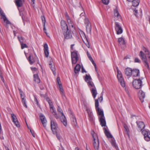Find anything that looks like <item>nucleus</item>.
<instances>
[{"mask_svg":"<svg viewBox=\"0 0 150 150\" xmlns=\"http://www.w3.org/2000/svg\"><path fill=\"white\" fill-rule=\"evenodd\" d=\"M100 124L102 127H105L106 126V122L104 116L103 117H98Z\"/></svg>","mask_w":150,"mask_h":150,"instance_id":"21","label":"nucleus"},{"mask_svg":"<svg viewBox=\"0 0 150 150\" xmlns=\"http://www.w3.org/2000/svg\"><path fill=\"white\" fill-rule=\"evenodd\" d=\"M114 14L115 16L118 18V19L122 20V18L121 16L120 15L119 13L117 10H114Z\"/></svg>","mask_w":150,"mask_h":150,"instance_id":"31","label":"nucleus"},{"mask_svg":"<svg viewBox=\"0 0 150 150\" xmlns=\"http://www.w3.org/2000/svg\"><path fill=\"white\" fill-rule=\"evenodd\" d=\"M41 18L43 25L45 24L46 20L45 16H41Z\"/></svg>","mask_w":150,"mask_h":150,"instance_id":"46","label":"nucleus"},{"mask_svg":"<svg viewBox=\"0 0 150 150\" xmlns=\"http://www.w3.org/2000/svg\"><path fill=\"white\" fill-rule=\"evenodd\" d=\"M124 127L125 129V131L126 132L127 134H129V129L128 128V126L126 125H124Z\"/></svg>","mask_w":150,"mask_h":150,"instance_id":"44","label":"nucleus"},{"mask_svg":"<svg viewBox=\"0 0 150 150\" xmlns=\"http://www.w3.org/2000/svg\"><path fill=\"white\" fill-rule=\"evenodd\" d=\"M81 70H82V72L83 73L84 72H85V73L86 72V70L84 69V68L83 67H82V69H81Z\"/></svg>","mask_w":150,"mask_h":150,"instance_id":"58","label":"nucleus"},{"mask_svg":"<svg viewBox=\"0 0 150 150\" xmlns=\"http://www.w3.org/2000/svg\"><path fill=\"white\" fill-rule=\"evenodd\" d=\"M50 67L54 75H55L56 72H55V67L54 64H52V63L49 64Z\"/></svg>","mask_w":150,"mask_h":150,"instance_id":"36","label":"nucleus"},{"mask_svg":"<svg viewBox=\"0 0 150 150\" xmlns=\"http://www.w3.org/2000/svg\"><path fill=\"white\" fill-rule=\"evenodd\" d=\"M138 94L139 99L142 103L144 101V99L145 98V93L142 90H141L139 91Z\"/></svg>","mask_w":150,"mask_h":150,"instance_id":"17","label":"nucleus"},{"mask_svg":"<svg viewBox=\"0 0 150 150\" xmlns=\"http://www.w3.org/2000/svg\"><path fill=\"white\" fill-rule=\"evenodd\" d=\"M15 3L18 7L21 6L23 4L22 0H16Z\"/></svg>","mask_w":150,"mask_h":150,"instance_id":"33","label":"nucleus"},{"mask_svg":"<svg viewBox=\"0 0 150 150\" xmlns=\"http://www.w3.org/2000/svg\"><path fill=\"white\" fill-rule=\"evenodd\" d=\"M0 16H1V18L3 19V20L6 18L2 10H0Z\"/></svg>","mask_w":150,"mask_h":150,"instance_id":"38","label":"nucleus"},{"mask_svg":"<svg viewBox=\"0 0 150 150\" xmlns=\"http://www.w3.org/2000/svg\"><path fill=\"white\" fill-rule=\"evenodd\" d=\"M132 69L131 68L127 67L125 70V74L126 76L130 77L132 75Z\"/></svg>","mask_w":150,"mask_h":150,"instance_id":"20","label":"nucleus"},{"mask_svg":"<svg viewBox=\"0 0 150 150\" xmlns=\"http://www.w3.org/2000/svg\"><path fill=\"white\" fill-rule=\"evenodd\" d=\"M18 89L19 91V93L20 94L21 93H23V92L21 89H20L19 88H18Z\"/></svg>","mask_w":150,"mask_h":150,"instance_id":"61","label":"nucleus"},{"mask_svg":"<svg viewBox=\"0 0 150 150\" xmlns=\"http://www.w3.org/2000/svg\"><path fill=\"white\" fill-rule=\"evenodd\" d=\"M86 110L87 111V113H88V119L89 120L91 121H93V117L92 113L91 111L88 109H87Z\"/></svg>","mask_w":150,"mask_h":150,"instance_id":"23","label":"nucleus"},{"mask_svg":"<svg viewBox=\"0 0 150 150\" xmlns=\"http://www.w3.org/2000/svg\"><path fill=\"white\" fill-rule=\"evenodd\" d=\"M84 15H85V13L84 12L82 13L80 15V16L81 17L82 16H83Z\"/></svg>","mask_w":150,"mask_h":150,"instance_id":"63","label":"nucleus"},{"mask_svg":"<svg viewBox=\"0 0 150 150\" xmlns=\"http://www.w3.org/2000/svg\"><path fill=\"white\" fill-rule=\"evenodd\" d=\"M114 21H115V29L117 35H120L122 34L123 31L122 28L120 24L116 21V19H115Z\"/></svg>","mask_w":150,"mask_h":150,"instance_id":"4","label":"nucleus"},{"mask_svg":"<svg viewBox=\"0 0 150 150\" xmlns=\"http://www.w3.org/2000/svg\"><path fill=\"white\" fill-rule=\"evenodd\" d=\"M143 50L145 52L146 54H148L149 55L150 54V53L149 52L148 50L146 48L144 47L143 49Z\"/></svg>","mask_w":150,"mask_h":150,"instance_id":"49","label":"nucleus"},{"mask_svg":"<svg viewBox=\"0 0 150 150\" xmlns=\"http://www.w3.org/2000/svg\"><path fill=\"white\" fill-rule=\"evenodd\" d=\"M140 56L141 59H142L143 61V62L145 67H146L148 70L150 68L149 66V64L147 61V60L146 59V57L145 54L142 51L140 52Z\"/></svg>","mask_w":150,"mask_h":150,"instance_id":"8","label":"nucleus"},{"mask_svg":"<svg viewBox=\"0 0 150 150\" xmlns=\"http://www.w3.org/2000/svg\"><path fill=\"white\" fill-rule=\"evenodd\" d=\"M99 102L98 99L95 100V108L98 117H103L104 116L103 110L99 107Z\"/></svg>","mask_w":150,"mask_h":150,"instance_id":"2","label":"nucleus"},{"mask_svg":"<svg viewBox=\"0 0 150 150\" xmlns=\"http://www.w3.org/2000/svg\"><path fill=\"white\" fill-rule=\"evenodd\" d=\"M93 134L92 133L93 137V144L95 150H99V142L98 136L96 133L93 132Z\"/></svg>","mask_w":150,"mask_h":150,"instance_id":"1","label":"nucleus"},{"mask_svg":"<svg viewBox=\"0 0 150 150\" xmlns=\"http://www.w3.org/2000/svg\"><path fill=\"white\" fill-rule=\"evenodd\" d=\"M118 41L120 45H124L125 44L124 40L122 37L118 38Z\"/></svg>","mask_w":150,"mask_h":150,"instance_id":"35","label":"nucleus"},{"mask_svg":"<svg viewBox=\"0 0 150 150\" xmlns=\"http://www.w3.org/2000/svg\"><path fill=\"white\" fill-rule=\"evenodd\" d=\"M142 133L145 141L147 142L150 141V131L149 130L146 129V130H144L142 131Z\"/></svg>","mask_w":150,"mask_h":150,"instance_id":"11","label":"nucleus"},{"mask_svg":"<svg viewBox=\"0 0 150 150\" xmlns=\"http://www.w3.org/2000/svg\"><path fill=\"white\" fill-rule=\"evenodd\" d=\"M90 90L93 98H95L97 94V92L96 87L92 88L90 89Z\"/></svg>","mask_w":150,"mask_h":150,"instance_id":"26","label":"nucleus"},{"mask_svg":"<svg viewBox=\"0 0 150 150\" xmlns=\"http://www.w3.org/2000/svg\"><path fill=\"white\" fill-rule=\"evenodd\" d=\"M134 14L137 17L138 16H142V10H134Z\"/></svg>","mask_w":150,"mask_h":150,"instance_id":"28","label":"nucleus"},{"mask_svg":"<svg viewBox=\"0 0 150 150\" xmlns=\"http://www.w3.org/2000/svg\"><path fill=\"white\" fill-rule=\"evenodd\" d=\"M136 123L137 125L138 130L141 132L142 133V131L146 130L145 129V125L143 122L138 121L136 122Z\"/></svg>","mask_w":150,"mask_h":150,"instance_id":"12","label":"nucleus"},{"mask_svg":"<svg viewBox=\"0 0 150 150\" xmlns=\"http://www.w3.org/2000/svg\"><path fill=\"white\" fill-rule=\"evenodd\" d=\"M85 24L86 25V29L87 33H91V25L87 18H86L85 19Z\"/></svg>","mask_w":150,"mask_h":150,"instance_id":"13","label":"nucleus"},{"mask_svg":"<svg viewBox=\"0 0 150 150\" xmlns=\"http://www.w3.org/2000/svg\"><path fill=\"white\" fill-rule=\"evenodd\" d=\"M132 2V6L135 7L139 5L140 1L139 0H133Z\"/></svg>","mask_w":150,"mask_h":150,"instance_id":"34","label":"nucleus"},{"mask_svg":"<svg viewBox=\"0 0 150 150\" xmlns=\"http://www.w3.org/2000/svg\"><path fill=\"white\" fill-rule=\"evenodd\" d=\"M60 93L61 94V95L62 96L64 95V93L63 88H62L60 89Z\"/></svg>","mask_w":150,"mask_h":150,"instance_id":"53","label":"nucleus"},{"mask_svg":"<svg viewBox=\"0 0 150 150\" xmlns=\"http://www.w3.org/2000/svg\"><path fill=\"white\" fill-rule=\"evenodd\" d=\"M50 108L51 112L54 116L57 119H58L59 117V116L57 115V112L54 107V106H52V107H50Z\"/></svg>","mask_w":150,"mask_h":150,"instance_id":"22","label":"nucleus"},{"mask_svg":"<svg viewBox=\"0 0 150 150\" xmlns=\"http://www.w3.org/2000/svg\"><path fill=\"white\" fill-rule=\"evenodd\" d=\"M84 35L85 36V35L84 34ZM85 38H86V40L87 41V43H85L86 46L88 47V48H89V42H88V39H87V38H86V37L85 36Z\"/></svg>","mask_w":150,"mask_h":150,"instance_id":"51","label":"nucleus"},{"mask_svg":"<svg viewBox=\"0 0 150 150\" xmlns=\"http://www.w3.org/2000/svg\"><path fill=\"white\" fill-rule=\"evenodd\" d=\"M59 85V87L60 88V89L62 88H63V87H62V85L61 84H58Z\"/></svg>","mask_w":150,"mask_h":150,"instance_id":"62","label":"nucleus"},{"mask_svg":"<svg viewBox=\"0 0 150 150\" xmlns=\"http://www.w3.org/2000/svg\"><path fill=\"white\" fill-rule=\"evenodd\" d=\"M132 75L134 77H137L139 76V71L137 69H134L132 71Z\"/></svg>","mask_w":150,"mask_h":150,"instance_id":"27","label":"nucleus"},{"mask_svg":"<svg viewBox=\"0 0 150 150\" xmlns=\"http://www.w3.org/2000/svg\"><path fill=\"white\" fill-rule=\"evenodd\" d=\"M102 2L105 4L107 5L109 3L110 0H101Z\"/></svg>","mask_w":150,"mask_h":150,"instance_id":"50","label":"nucleus"},{"mask_svg":"<svg viewBox=\"0 0 150 150\" xmlns=\"http://www.w3.org/2000/svg\"><path fill=\"white\" fill-rule=\"evenodd\" d=\"M126 91L127 93L128 94L129 96L130 94H129V93L128 90L126 89Z\"/></svg>","mask_w":150,"mask_h":150,"instance_id":"64","label":"nucleus"},{"mask_svg":"<svg viewBox=\"0 0 150 150\" xmlns=\"http://www.w3.org/2000/svg\"><path fill=\"white\" fill-rule=\"evenodd\" d=\"M89 59L91 61L92 63L93 64L94 66L95 67V68L96 69V64L94 62V60H93L92 58L91 57V55L89 57H88Z\"/></svg>","mask_w":150,"mask_h":150,"instance_id":"41","label":"nucleus"},{"mask_svg":"<svg viewBox=\"0 0 150 150\" xmlns=\"http://www.w3.org/2000/svg\"><path fill=\"white\" fill-rule=\"evenodd\" d=\"M40 117L41 122L44 127H46V123L47 121L45 116L42 114L40 113Z\"/></svg>","mask_w":150,"mask_h":150,"instance_id":"19","label":"nucleus"},{"mask_svg":"<svg viewBox=\"0 0 150 150\" xmlns=\"http://www.w3.org/2000/svg\"><path fill=\"white\" fill-rule=\"evenodd\" d=\"M65 16L66 17L67 19L70 18L69 16L68 15V14L67 12L65 13Z\"/></svg>","mask_w":150,"mask_h":150,"instance_id":"59","label":"nucleus"},{"mask_svg":"<svg viewBox=\"0 0 150 150\" xmlns=\"http://www.w3.org/2000/svg\"><path fill=\"white\" fill-rule=\"evenodd\" d=\"M3 134L1 123L0 122V135Z\"/></svg>","mask_w":150,"mask_h":150,"instance_id":"55","label":"nucleus"},{"mask_svg":"<svg viewBox=\"0 0 150 150\" xmlns=\"http://www.w3.org/2000/svg\"><path fill=\"white\" fill-rule=\"evenodd\" d=\"M54 134L56 135L57 137V139L59 140H60L61 139V137L60 135H59L57 134V133H55Z\"/></svg>","mask_w":150,"mask_h":150,"instance_id":"52","label":"nucleus"},{"mask_svg":"<svg viewBox=\"0 0 150 150\" xmlns=\"http://www.w3.org/2000/svg\"><path fill=\"white\" fill-rule=\"evenodd\" d=\"M46 100H47V101L48 102L49 104L50 107H52V106H53V103H52V102L50 100L49 98H46Z\"/></svg>","mask_w":150,"mask_h":150,"instance_id":"43","label":"nucleus"},{"mask_svg":"<svg viewBox=\"0 0 150 150\" xmlns=\"http://www.w3.org/2000/svg\"><path fill=\"white\" fill-rule=\"evenodd\" d=\"M81 66L79 64H77L74 69V72L76 74L78 73L80 70Z\"/></svg>","mask_w":150,"mask_h":150,"instance_id":"32","label":"nucleus"},{"mask_svg":"<svg viewBox=\"0 0 150 150\" xmlns=\"http://www.w3.org/2000/svg\"><path fill=\"white\" fill-rule=\"evenodd\" d=\"M3 20H4V22L5 23H6V24H11V22H10L8 20L7 18H5V19H4Z\"/></svg>","mask_w":150,"mask_h":150,"instance_id":"48","label":"nucleus"},{"mask_svg":"<svg viewBox=\"0 0 150 150\" xmlns=\"http://www.w3.org/2000/svg\"><path fill=\"white\" fill-rule=\"evenodd\" d=\"M135 62L140 63L141 62L140 60L138 58H136L134 60Z\"/></svg>","mask_w":150,"mask_h":150,"instance_id":"54","label":"nucleus"},{"mask_svg":"<svg viewBox=\"0 0 150 150\" xmlns=\"http://www.w3.org/2000/svg\"><path fill=\"white\" fill-rule=\"evenodd\" d=\"M18 38L21 43H23V42L24 39L21 36H18Z\"/></svg>","mask_w":150,"mask_h":150,"instance_id":"45","label":"nucleus"},{"mask_svg":"<svg viewBox=\"0 0 150 150\" xmlns=\"http://www.w3.org/2000/svg\"><path fill=\"white\" fill-rule=\"evenodd\" d=\"M44 47V52L45 55L46 57H48L49 52L48 51V45L47 43L45 44Z\"/></svg>","mask_w":150,"mask_h":150,"instance_id":"24","label":"nucleus"},{"mask_svg":"<svg viewBox=\"0 0 150 150\" xmlns=\"http://www.w3.org/2000/svg\"><path fill=\"white\" fill-rule=\"evenodd\" d=\"M50 126L53 134L56 133L58 127L56 121L53 120H51Z\"/></svg>","mask_w":150,"mask_h":150,"instance_id":"10","label":"nucleus"},{"mask_svg":"<svg viewBox=\"0 0 150 150\" xmlns=\"http://www.w3.org/2000/svg\"><path fill=\"white\" fill-rule=\"evenodd\" d=\"M111 143L112 146H114L116 149L118 148V147L116 144L115 141L114 139H112L111 141Z\"/></svg>","mask_w":150,"mask_h":150,"instance_id":"39","label":"nucleus"},{"mask_svg":"<svg viewBox=\"0 0 150 150\" xmlns=\"http://www.w3.org/2000/svg\"><path fill=\"white\" fill-rule=\"evenodd\" d=\"M98 99L99 100L100 102H101L103 100V95H101L100 96V97L98 99Z\"/></svg>","mask_w":150,"mask_h":150,"instance_id":"56","label":"nucleus"},{"mask_svg":"<svg viewBox=\"0 0 150 150\" xmlns=\"http://www.w3.org/2000/svg\"><path fill=\"white\" fill-rule=\"evenodd\" d=\"M19 11L20 15L21 16L23 21L24 22L26 21L27 18V13L25 10H19Z\"/></svg>","mask_w":150,"mask_h":150,"instance_id":"18","label":"nucleus"},{"mask_svg":"<svg viewBox=\"0 0 150 150\" xmlns=\"http://www.w3.org/2000/svg\"><path fill=\"white\" fill-rule=\"evenodd\" d=\"M133 86L136 89H139L142 86V81L140 79H134L133 82Z\"/></svg>","mask_w":150,"mask_h":150,"instance_id":"7","label":"nucleus"},{"mask_svg":"<svg viewBox=\"0 0 150 150\" xmlns=\"http://www.w3.org/2000/svg\"><path fill=\"white\" fill-rule=\"evenodd\" d=\"M72 124L73 125H75L76 124V118L74 116H73L72 118Z\"/></svg>","mask_w":150,"mask_h":150,"instance_id":"42","label":"nucleus"},{"mask_svg":"<svg viewBox=\"0 0 150 150\" xmlns=\"http://www.w3.org/2000/svg\"><path fill=\"white\" fill-rule=\"evenodd\" d=\"M21 100L22 102L23 103L24 106L26 108H27V106L26 104V101L25 99V95L23 93H21L20 94Z\"/></svg>","mask_w":150,"mask_h":150,"instance_id":"25","label":"nucleus"},{"mask_svg":"<svg viewBox=\"0 0 150 150\" xmlns=\"http://www.w3.org/2000/svg\"><path fill=\"white\" fill-rule=\"evenodd\" d=\"M85 80V81L87 83L89 87H95L94 83L91 81V78L90 76L86 74Z\"/></svg>","mask_w":150,"mask_h":150,"instance_id":"14","label":"nucleus"},{"mask_svg":"<svg viewBox=\"0 0 150 150\" xmlns=\"http://www.w3.org/2000/svg\"><path fill=\"white\" fill-rule=\"evenodd\" d=\"M64 37V39H70L72 38L73 33L69 29L62 31Z\"/></svg>","mask_w":150,"mask_h":150,"instance_id":"6","label":"nucleus"},{"mask_svg":"<svg viewBox=\"0 0 150 150\" xmlns=\"http://www.w3.org/2000/svg\"><path fill=\"white\" fill-rule=\"evenodd\" d=\"M11 115L12 121L16 126L18 127H19L20 125L18 120L16 116L13 113L11 114Z\"/></svg>","mask_w":150,"mask_h":150,"instance_id":"15","label":"nucleus"},{"mask_svg":"<svg viewBox=\"0 0 150 150\" xmlns=\"http://www.w3.org/2000/svg\"><path fill=\"white\" fill-rule=\"evenodd\" d=\"M116 69L117 73V77L120 83L121 86L123 87H125V84L123 78L122 76L121 72L119 70L117 67H116Z\"/></svg>","mask_w":150,"mask_h":150,"instance_id":"3","label":"nucleus"},{"mask_svg":"<svg viewBox=\"0 0 150 150\" xmlns=\"http://www.w3.org/2000/svg\"><path fill=\"white\" fill-rule=\"evenodd\" d=\"M28 60L31 64L34 63L35 62L33 57L30 55L29 57Z\"/></svg>","mask_w":150,"mask_h":150,"instance_id":"37","label":"nucleus"},{"mask_svg":"<svg viewBox=\"0 0 150 150\" xmlns=\"http://www.w3.org/2000/svg\"><path fill=\"white\" fill-rule=\"evenodd\" d=\"M71 58L72 62L73 64H75L79 60L78 52L74 51L71 52Z\"/></svg>","mask_w":150,"mask_h":150,"instance_id":"9","label":"nucleus"},{"mask_svg":"<svg viewBox=\"0 0 150 150\" xmlns=\"http://www.w3.org/2000/svg\"><path fill=\"white\" fill-rule=\"evenodd\" d=\"M33 78L34 81L37 83H39L40 82V79L39 77L38 74H34L33 75Z\"/></svg>","mask_w":150,"mask_h":150,"instance_id":"30","label":"nucleus"},{"mask_svg":"<svg viewBox=\"0 0 150 150\" xmlns=\"http://www.w3.org/2000/svg\"><path fill=\"white\" fill-rule=\"evenodd\" d=\"M43 30L44 31V32L46 33V28H45V24H43Z\"/></svg>","mask_w":150,"mask_h":150,"instance_id":"57","label":"nucleus"},{"mask_svg":"<svg viewBox=\"0 0 150 150\" xmlns=\"http://www.w3.org/2000/svg\"><path fill=\"white\" fill-rule=\"evenodd\" d=\"M61 25L62 31H64L70 28H69L66 22L64 20H62L61 22Z\"/></svg>","mask_w":150,"mask_h":150,"instance_id":"16","label":"nucleus"},{"mask_svg":"<svg viewBox=\"0 0 150 150\" xmlns=\"http://www.w3.org/2000/svg\"><path fill=\"white\" fill-rule=\"evenodd\" d=\"M57 110L61 114V116L60 117L61 121L63 123L64 126H66L67 125V122L66 118L64 114L62 109L59 106H58Z\"/></svg>","mask_w":150,"mask_h":150,"instance_id":"5","label":"nucleus"},{"mask_svg":"<svg viewBox=\"0 0 150 150\" xmlns=\"http://www.w3.org/2000/svg\"><path fill=\"white\" fill-rule=\"evenodd\" d=\"M21 48L22 49H23L25 48H27L28 46L25 44L23 43H21Z\"/></svg>","mask_w":150,"mask_h":150,"instance_id":"47","label":"nucleus"},{"mask_svg":"<svg viewBox=\"0 0 150 150\" xmlns=\"http://www.w3.org/2000/svg\"><path fill=\"white\" fill-rule=\"evenodd\" d=\"M104 133L105 135L108 138H112V136L110 132L108 130L107 128H104Z\"/></svg>","mask_w":150,"mask_h":150,"instance_id":"29","label":"nucleus"},{"mask_svg":"<svg viewBox=\"0 0 150 150\" xmlns=\"http://www.w3.org/2000/svg\"><path fill=\"white\" fill-rule=\"evenodd\" d=\"M67 21L68 22V23L69 24V28L71 26L72 28H74L73 25V22L71 21V20L70 19V18H68V19H67Z\"/></svg>","mask_w":150,"mask_h":150,"instance_id":"40","label":"nucleus"},{"mask_svg":"<svg viewBox=\"0 0 150 150\" xmlns=\"http://www.w3.org/2000/svg\"><path fill=\"white\" fill-rule=\"evenodd\" d=\"M57 82L58 84H60L59 82H60V79L59 77H57Z\"/></svg>","mask_w":150,"mask_h":150,"instance_id":"60","label":"nucleus"}]
</instances>
